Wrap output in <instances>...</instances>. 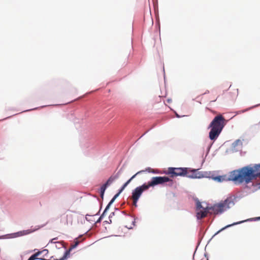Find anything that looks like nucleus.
I'll list each match as a JSON object with an SVG mask.
<instances>
[{"label":"nucleus","instance_id":"18","mask_svg":"<svg viewBox=\"0 0 260 260\" xmlns=\"http://www.w3.org/2000/svg\"><path fill=\"white\" fill-rule=\"evenodd\" d=\"M209 90H207L206 92H205V93H209Z\"/></svg>","mask_w":260,"mask_h":260},{"label":"nucleus","instance_id":"7","mask_svg":"<svg viewBox=\"0 0 260 260\" xmlns=\"http://www.w3.org/2000/svg\"><path fill=\"white\" fill-rule=\"evenodd\" d=\"M187 174V168H169L167 172V174L170 175L172 177L178 176H184Z\"/></svg>","mask_w":260,"mask_h":260},{"label":"nucleus","instance_id":"2","mask_svg":"<svg viewBox=\"0 0 260 260\" xmlns=\"http://www.w3.org/2000/svg\"><path fill=\"white\" fill-rule=\"evenodd\" d=\"M234 203L231 198H227L224 201L218 204H215L211 207L203 208L201 203L199 201L197 202V217L198 219H202L205 217L208 213L214 214H221L231 206L234 205Z\"/></svg>","mask_w":260,"mask_h":260},{"label":"nucleus","instance_id":"11","mask_svg":"<svg viewBox=\"0 0 260 260\" xmlns=\"http://www.w3.org/2000/svg\"><path fill=\"white\" fill-rule=\"evenodd\" d=\"M117 177L111 176L107 181V182L104 184L106 185L107 187L110 185Z\"/></svg>","mask_w":260,"mask_h":260},{"label":"nucleus","instance_id":"17","mask_svg":"<svg viewBox=\"0 0 260 260\" xmlns=\"http://www.w3.org/2000/svg\"><path fill=\"white\" fill-rule=\"evenodd\" d=\"M217 100V98L213 99V100L211 101V102H215Z\"/></svg>","mask_w":260,"mask_h":260},{"label":"nucleus","instance_id":"19","mask_svg":"<svg viewBox=\"0 0 260 260\" xmlns=\"http://www.w3.org/2000/svg\"><path fill=\"white\" fill-rule=\"evenodd\" d=\"M64 224H68V221H67L66 222H65Z\"/></svg>","mask_w":260,"mask_h":260},{"label":"nucleus","instance_id":"3","mask_svg":"<svg viewBox=\"0 0 260 260\" xmlns=\"http://www.w3.org/2000/svg\"><path fill=\"white\" fill-rule=\"evenodd\" d=\"M227 120L221 114H218L214 118L209 125V127L211 128L209 138L211 140L218 138Z\"/></svg>","mask_w":260,"mask_h":260},{"label":"nucleus","instance_id":"10","mask_svg":"<svg viewBox=\"0 0 260 260\" xmlns=\"http://www.w3.org/2000/svg\"><path fill=\"white\" fill-rule=\"evenodd\" d=\"M39 229H40V226H37L35 228H31L30 229L20 231L19 232L16 233V234L17 235V236H22L26 235L29 234L30 233H32L33 232L36 231L37 230H39Z\"/></svg>","mask_w":260,"mask_h":260},{"label":"nucleus","instance_id":"20","mask_svg":"<svg viewBox=\"0 0 260 260\" xmlns=\"http://www.w3.org/2000/svg\"><path fill=\"white\" fill-rule=\"evenodd\" d=\"M256 219H260V217H257Z\"/></svg>","mask_w":260,"mask_h":260},{"label":"nucleus","instance_id":"15","mask_svg":"<svg viewBox=\"0 0 260 260\" xmlns=\"http://www.w3.org/2000/svg\"><path fill=\"white\" fill-rule=\"evenodd\" d=\"M56 239H57V238H53L50 240V242L52 243H57V242L55 241V240H56Z\"/></svg>","mask_w":260,"mask_h":260},{"label":"nucleus","instance_id":"21","mask_svg":"<svg viewBox=\"0 0 260 260\" xmlns=\"http://www.w3.org/2000/svg\"><path fill=\"white\" fill-rule=\"evenodd\" d=\"M60 245L61 246H63V245L61 243H60Z\"/></svg>","mask_w":260,"mask_h":260},{"label":"nucleus","instance_id":"13","mask_svg":"<svg viewBox=\"0 0 260 260\" xmlns=\"http://www.w3.org/2000/svg\"><path fill=\"white\" fill-rule=\"evenodd\" d=\"M106 185L103 184L100 188V193L102 198H103L105 190L107 188Z\"/></svg>","mask_w":260,"mask_h":260},{"label":"nucleus","instance_id":"6","mask_svg":"<svg viewBox=\"0 0 260 260\" xmlns=\"http://www.w3.org/2000/svg\"><path fill=\"white\" fill-rule=\"evenodd\" d=\"M167 182H171V184H173L172 180L170 179L168 177H153L151 178V180L146 184V186H148V188L149 189L150 187H153L158 184H161Z\"/></svg>","mask_w":260,"mask_h":260},{"label":"nucleus","instance_id":"12","mask_svg":"<svg viewBox=\"0 0 260 260\" xmlns=\"http://www.w3.org/2000/svg\"><path fill=\"white\" fill-rule=\"evenodd\" d=\"M246 221V220L241 221H239V222H235V223H232V224H231L225 226V227H224V228H222L220 230H219V231L217 232V233H219L220 231H223V230H224V229H226V228H229V227H230V226H232V225H236V224H238L241 223H242V222H244V221Z\"/></svg>","mask_w":260,"mask_h":260},{"label":"nucleus","instance_id":"5","mask_svg":"<svg viewBox=\"0 0 260 260\" xmlns=\"http://www.w3.org/2000/svg\"><path fill=\"white\" fill-rule=\"evenodd\" d=\"M144 171H140L138 172L136 174L134 175L128 180H127L122 186L121 189L119 190V192L116 194L114 197L112 198V199L110 201V202L109 203L107 207H106L104 212L103 213L102 215L100 217V218H102V217L105 215V213L107 212V211L111 205L113 203V202L115 201V200L118 197L119 194L124 190V189L126 187V186L131 182V181L136 177V176L141 174V173L143 172Z\"/></svg>","mask_w":260,"mask_h":260},{"label":"nucleus","instance_id":"4","mask_svg":"<svg viewBox=\"0 0 260 260\" xmlns=\"http://www.w3.org/2000/svg\"><path fill=\"white\" fill-rule=\"evenodd\" d=\"M148 186L146 184L144 183L141 186L137 187L132 192V195L131 197L133 200V205L135 207L137 206V202L142 195L143 191L148 190Z\"/></svg>","mask_w":260,"mask_h":260},{"label":"nucleus","instance_id":"8","mask_svg":"<svg viewBox=\"0 0 260 260\" xmlns=\"http://www.w3.org/2000/svg\"><path fill=\"white\" fill-rule=\"evenodd\" d=\"M233 172V171L230 172L229 176H227L226 175H223V176H216L213 178V179L217 182H221L224 181H233L235 182L236 183H239L238 181L234 180L232 179V175Z\"/></svg>","mask_w":260,"mask_h":260},{"label":"nucleus","instance_id":"1","mask_svg":"<svg viewBox=\"0 0 260 260\" xmlns=\"http://www.w3.org/2000/svg\"><path fill=\"white\" fill-rule=\"evenodd\" d=\"M232 177L234 180L238 181L239 184H248L253 179L260 177V164L255 165L253 167L246 166L234 170Z\"/></svg>","mask_w":260,"mask_h":260},{"label":"nucleus","instance_id":"16","mask_svg":"<svg viewBox=\"0 0 260 260\" xmlns=\"http://www.w3.org/2000/svg\"><path fill=\"white\" fill-rule=\"evenodd\" d=\"M62 217H63L64 218L67 219L68 215H62Z\"/></svg>","mask_w":260,"mask_h":260},{"label":"nucleus","instance_id":"14","mask_svg":"<svg viewBox=\"0 0 260 260\" xmlns=\"http://www.w3.org/2000/svg\"><path fill=\"white\" fill-rule=\"evenodd\" d=\"M242 144L243 143L242 140L240 139H238L233 143V146H239L242 145Z\"/></svg>","mask_w":260,"mask_h":260},{"label":"nucleus","instance_id":"9","mask_svg":"<svg viewBox=\"0 0 260 260\" xmlns=\"http://www.w3.org/2000/svg\"><path fill=\"white\" fill-rule=\"evenodd\" d=\"M186 176L192 178H200L203 177V175L198 171V170H189L188 168L187 174Z\"/></svg>","mask_w":260,"mask_h":260}]
</instances>
